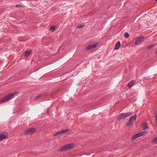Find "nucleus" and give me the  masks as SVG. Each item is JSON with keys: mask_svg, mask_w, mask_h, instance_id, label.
<instances>
[{"mask_svg": "<svg viewBox=\"0 0 157 157\" xmlns=\"http://www.w3.org/2000/svg\"><path fill=\"white\" fill-rule=\"evenodd\" d=\"M74 146V144L71 143L67 144L58 149L59 151H64L72 148Z\"/></svg>", "mask_w": 157, "mask_h": 157, "instance_id": "obj_1", "label": "nucleus"}, {"mask_svg": "<svg viewBox=\"0 0 157 157\" xmlns=\"http://www.w3.org/2000/svg\"><path fill=\"white\" fill-rule=\"evenodd\" d=\"M132 112L126 113H123L117 117L118 120H120L124 119L127 117L128 116L132 115Z\"/></svg>", "mask_w": 157, "mask_h": 157, "instance_id": "obj_2", "label": "nucleus"}, {"mask_svg": "<svg viewBox=\"0 0 157 157\" xmlns=\"http://www.w3.org/2000/svg\"><path fill=\"white\" fill-rule=\"evenodd\" d=\"M147 131H144L136 134L132 136V140H134L144 135L147 133Z\"/></svg>", "mask_w": 157, "mask_h": 157, "instance_id": "obj_3", "label": "nucleus"}, {"mask_svg": "<svg viewBox=\"0 0 157 157\" xmlns=\"http://www.w3.org/2000/svg\"><path fill=\"white\" fill-rule=\"evenodd\" d=\"M35 132V129L33 128H32L25 130L24 132V133L25 135H27L30 134H33Z\"/></svg>", "mask_w": 157, "mask_h": 157, "instance_id": "obj_4", "label": "nucleus"}, {"mask_svg": "<svg viewBox=\"0 0 157 157\" xmlns=\"http://www.w3.org/2000/svg\"><path fill=\"white\" fill-rule=\"evenodd\" d=\"M8 135V133L7 132H4L0 134V142L6 139Z\"/></svg>", "mask_w": 157, "mask_h": 157, "instance_id": "obj_5", "label": "nucleus"}, {"mask_svg": "<svg viewBox=\"0 0 157 157\" xmlns=\"http://www.w3.org/2000/svg\"><path fill=\"white\" fill-rule=\"evenodd\" d=\"M144 40V37H141L137 38L135 42L136 45H137L141 43Z\"/></svg>", "mask_w": 157, "mask_h": 157, "instance_id": "obj_6", "label": "nucleus"}, {"mask_svg": "<svg viewBox=\"0 0 157 157\" xmlns=\"http://www.w3.org/2000/svg\"><path fill=\"white\" fill-rule=\"evenodd\" d=\"M98 46V43H95L93 44L87 46L86 48V50H88L90 49H92L97 47Z\"/></svg>", "mask_w": 157, "mask_h": 157, "instance_id": "obj_7", "label": "nucleus"}, {"mask_svg": "<svg viewBox=\"0 0 157 157\" xmlns=\"http://www.w3.org/2000/svg\"><path fill=\"white\" fill-rule=\"evenodd\" d=\"M151 143L153 144H157V136L153 138L151 140Z\"/></svg>", "mask_w": 157, "mask_h": 157, "instance_id": "obj_8", "label": "nucleus"}, {"mask_svg": "<svg viewBox=\"0 0 157 157\" xmlns=\"http://www.w3.org/2000/svg\"><path fill=\"white\" fill-rule=\"evenodd\" d=\"M142 126L144 129L148 128L147 124L146 122H144L142 124Z\"/></svg>", "mask_w": 157, "mask_h": 157, "instance_id": "obj_9", "label": "nucleus"}, {"mask_svg": "<svg viewBox=\"0 0 157 157\" xmlns=\"http://www.w3.org/2000/svg\"><path fill=\"white\" fill-rule=\"evenodd\" d=\"M136 118L137 115H136L135 114L134 116L131 117L130 119L133 122V121H135L136 120Z\"/></svg>", "mask_w": 157, "mask_h": 157, "instance_id": "obj_10", "label": "nucleus"}, {"mask_svg": "<svg viewBox=\"0 0 157 157\" xmlns=\"http://www.w3.org/2000/svg\"><path fill=\"white\" fill-rule=\"evenodd\" d=\"M120 45H121L120 42L119 41L117 43V44H116L115 46V47L114 49L117 50V49H119V48L120 47Z\"/></svg>", "mask_w": 157, "mask_h": 157, "instance_id": "obj_11", "label": "nucleus"}, {"mask_svg": "<svg viewBox=\"0 0 157 157\" xmlns=\"http://www.w3.org/2000/svg\"><path fill=\"white\" fill-rule=\"evenodd\" d=\"M135 83V81H132L129 82L128 85V87H131Z\"/></svg>", "mask_w": 157, "mask_h": 157, "instance_id": "obj_12", "label": "nucleus"}, {"mask_svg": "<svg viewBox=\"0 0 157 157\" xmlns=\"http://www.w3.org/2000/svg\"><path fill=\"white\" fill-rule=\"evenodd\" d=\"M133 123V122L129 119V120L127 122L126 125L130 126L132 125Z\"/></svg>", "mask_w": 157, "mask_h": 157, "instance_id": "obj_13", "label": "nucleus"}, {"mask_svg": "<svg viewBox=\"0 0 157 157\" xmlns=\"http://www.w3.org/2000/svg\"><path fill=\"white\" fill-rule=\"evenodd\" d=\"M31 50H28L25 53V56H29L31 52Z\"/></svg>", "mask_w": 157, "mask_h": 157, "instance_id": "obj_14", "label": "nucleus"}, {"mask_svg": "<svg viewBox=\"0 0 157 157\" xmlns=\"http://www.w3.org/2000/svg\"><path fill=\"white\" fill-rule=\"evenodd\" d=\"M61 134H62V131H60L58 132H57L56 133H55V134H54L53 136H56L58 135H60Z\"/></svg>", "mask_w": 157, "mask_h": 157, "instance_id": "obj_15", "label": "nucleus"}, {"mask_svg": "<svg viewBox=\"0 0 157 157\" xmlns=\"http://www.w3.org/2000/svg\"><path fill=\"white\" fill-rule=\"evenodd\" d=\"M55 28H56V26H51L50 28V29L52 31V32H54L55 31Z\"/></svg>", "mask_w": 157, "mask_h": 157, "instance_id": "obj_16", "label": "nucleus"}, {"mask_svg": "<svg viewBox=\"0 0 157 157\" xmlns=\"http://www.w3.org/2000/svg\"><path fill=\"white\" fill-rule=\"evenodd\" d=\"M156 45V44H153L150 45L147 48L148 49H151L154 47Z\"/></svg>", "mask_w": 157, "mask_h": 157, "instance_id": "obj_17", "label": "nucleus"}, {"mask_svg": "<svg viewBox=\"0 0 157 157\" xmlns=\"http://www.w3.org/2000/svg\"><path fill=\"white\" fill-rule=\"evenodd\" d=\"M129 36V34L128 33H125L124 35V37L126 38H128Z\"/></svg>", "mask_w": 157, "mask_h": 157, "instance_id": "obj_18", "label": "nucleus"}, {"mask_svg": "<svg viewBox=\"0 0 157 157\" xmlns=\"http://www.w3.org/2000/svg\"><path fill=\"white\" fill-rule=\"evenodd\" d=\"M61 131H62V134H63L64 133H66L68 132L69 131V130L68 129H67L63 130Z\"/></svg>", "mask_w": 157, "mask_h": 157, "instance_id": "obj_19", "label": "nucleus"}, {"mask_svg": "<svg viewBox=\"0 0 157 157\" xmlns=\"http://www.w3.org/2000/svg\"><path fill=\"white\" fill-rule=\"evenodd\" d=\"M84 26V25H80L78 26L77 27L78 29H81Z\"/></svg>", "mask_w": 157, "mask_h": 157, "instance_id": "obj_20", "label": "nucleus"}, {"mask_svg": "<svg viewBox=\"0 0 157 157\" xmlns=\"http://www.w3.org/2000/svg\"><path fill=\"white\" fill-rule=\"evenodd\" d=\"M155 121L157 124V112L155 113Z\"/></svg>", "mask_w": 157, "mask_h": 157, "instance_id": "obj_21", "label": "nucleus"}, {"mask_svg": "<svg viewBox=\"0 0 157 157\" xmlns=\"http://www.w3.org/2000/svg\"><path fill=\"white\" fill-rule=\"evenodd\" d=\"M15 6L17 7H23V6L21 5H17Z\"/></svg>", "mask_w": 157, "mask_h": 157, "instance_id": "obj_22", "label": "nucleus"}, {"mask_svg": "<svg viewBox=\"0 0 157 157\" xmlns=\"http://www.w3.org/2000/svg\"><path fill=\"white\" fill-rule=\"evenodd\" d=\"M40 95H38L37 96L36 98H35V99H37V98H38L39 97H40Z\"/></svg>", "mask_w": 157, "mask_h": 157, "instance_id": "obj_23", "label": "nucleus"}, {"mask_svg": "<svg viewBox=\"0 0 157 157\" xmlns=\"http://www.w3.org/2000/svg\"><path fill=\"white\" fill-rule=\"evenodd\" d=\"M156 53L157 54V51L156 52Z\"/></svg>", "mask_w": 157, "mask_h": 157, "instance_id": "obj_24", "label": "nucleus"}, {"mask_svg": "<svg viewBox=\"0 0 157 157\" xmlns=\"http://www.w3.org/2000/svg\"><path fill=\"white\" fill-rule=\"evenodd\" d=\"M157 0H155V1H157Z\"/></svg>", "mask_w": 157, "mask_h": 157, "instance_id": "obj_25", "label": "nucleus"}]
</instances>
